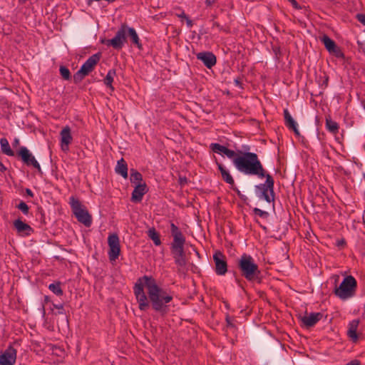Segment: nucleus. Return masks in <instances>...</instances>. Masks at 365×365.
Segmentation results:
<instances>
[{
  "mask_svg": "<svg viewBox=\"0 0 365 365\" xmlns=\"http://www.w3.org/2000/svg\"><path fill=\"white\" fill-rule=\"evenodd\" d=\"M225 321L227 328L235 329L236 327L234 324V319H232L229 315L226 316Z\"/></svg>",
  "mask_w": 365,
  "mask_h": 365,
  "instance_id": "nucleus-37",
  "label": "nucleus"
},
{
  "mask_svg": "<svg viewBox=\"0 0 365 365\" xmlns=\"http://www.w3.org/2000/svg\"><path fill=\"white\" fill-rule=\"evenodd\" d=\"M115 171L123 178L126 179L128 178V165L123 158H121L117 162Z\"/></svg>",
  "mask_w": 365,
  "mask_h": 365,
  "instance_id": "nucleus-23",
  "label": "nucleus"
},
{
  "mask_svg": "<svg viewBox=\"0 0 365 365\" xmlns=\"http://www.w3.org/2000/svg\"><path fill=\"white\" fill-rule=\"evenodd\" d=\"M176 16L181 19H186L187 17L184 11H181L180 13L176 14Z\"/></svg>",
  "mask_w": 365,
  "mask_h": 365,
  "instance_id": "nucleus-43",
  "label": "nucleus"
},
{
  "mask_svg": "<svg viewBox=\"0 0 365 365\" xmlns=\"http://www.w3.org/2000/svg\"><path fill=\"white\" fill-rule=\"evenodd\" d=\"M186 19V23H187V26L188 28H191L193 25L192 24V21L190 20L188 16L185 19Z\"/></svg>",
  "mask_w": 365,
  "mask_h": 365,
  "instance_id": "nucleus-44",
  "label": "nucleus"
},
{
  "mask_svg": "<svg viewBox=\"0 0 365 365\" xmlns=\"http://www.w3.org/2000/svg\"><path fill=\"white\" fill-rule=\"evenodd\" d=\"M130 180L131 183H135L136 185L139 183H143V176L140 173L137 171L135 169L130 170Z\"/></svg>",
  "mask_w": 365,
  "mask_h": 365,
  "instance_id": "nucleus-27",
  "label": "nucleus"
},
{
  "mask_svg": "<svg viewBox=\"0 0 365 365\" xmlns=\"http://www.w3.org/2000/svg\"><path fill=\"white\" fill-rule=\"evenodd\" d=\"M284 118L286 126L289 130H293L295 135H299V131L297 128V124L294 121V120L293 119L287 109L284 110Z\"/></svg>",
  "mask_w": 365,
  "mask_h": 365,
  "instance_id": "nucleus-20",
  "label": "nucleus"
},
{
  "mask_svg": "<svg viewBox=\"0 0 365 365\" xmlns=\"http://www.w3.org/2000/svg\"><path fill=\"white\" fill-rule=\"evenodd\" d=\"M232 188L237 192V195L240 197V198H242V195L241 194L240 191L239 190L238 188L237 187H233V186H232Z\"/></svg>",
  "mask_w": 365,
  "mask_h": 365,
  "instance_id": "nucleus-45",
  "label": "nucleus"
},
{
  "mask_svg": "<svg viewBox=\"0 0 365 365\" xmlns=\"http://www.w3.org/2000/svg\"><path fill=\"white\" fill-rule=\"evenodd\" d=\"M196 57L197 59L201 61L208 68H211L217 63L216 56L213 53L210 51L200 52L197 53Z\"/></svg>",
  "mask_w": 365,
  "mask_h": 365,
  "instance_id": "nucleus-16",
  "label": "nucleus"
},
{
  "mask_svg": "<svg viewBox=\"0 0 365 365\" xmlns=\"http://www.w3.org/2000/svg\"><path fill=\"white\" fill-rule=\"evenodd\" d=\"M69 204L77 220L89 227L92 224V217L80 200L72 196L70 197Z\"/></svg>",
  "mask_w": 365,
  "mask_h": 365,
  "instance_id": "nucleus-7",
  "label": "nucleus"
},
{
  "mask_svg": "<svg viewBox=\"0 0 365 365\" xmlns=\"http://www.w3.org/2000/svg\"><path fill=\"white\" fill-rule=\"evenodd\" d=\"M16 359V350L9 346L0 356V365H14Z\"/></svg>",
  "mask_w": 365,
  "mask_h": 365,
  "instance_id": "nucleus-13",
  "label": "nucleus"
},
{
  "mask_svg": "<svg viewBox=\"0 0 365 365\" xmlns=\"http://www.w3.org/2000/svg\"><path fill=\"white\" fill-rule=\"evenodd\" d=\"M87 75L85 73L81 72V69H79L74 75H73V82L75 83H80Z\"/></svg>",
  "mask_w": 365,
  "mask_h": 365,
  "instance_id": "nucleus-32",
  "label": "nucleus"
},
{
  "mask_svg": "<svg viewBox=\"0 0 365 365\" xmlns=\"http://www.w3.org/2000/svg\"><path fill=\"white\" fill-rule=\"evenodd\" d=\"M234 83L236 86L242 88V83L240 78H237L234 80Z\"/></svg>",
  "mask_w": 365,
  "mask_h": 365,
  "instance_id": "nucleus-41",
  "label": "nucleus"
},
{
  "mask_svg": "<svg viewBox=\"0 0 365 365\" xmlns=\"http://www.w3.org/2000/svg\"><path fill=\"white\" fill-rule=\"evenodd\" d=\"M148 236L153 241L155 245L159 246L161 245L160 235L154 227L148 230Z\"/></svg>",
  "mask_w": 365,
  "mask_h": 365,
  "instance_id": "nucleus-26",
  "label": "nucleus"
},
{
  "mask_svg": "<svg viewBox=\"0 0 365 365\" xmlns=\"http://www.w3.org/2000/svg\"><path fill=\"white\" fill-rule=\"evenodd\" d=\"M16 207L19 210H20L24 215H28L29 207L24 201H21L20 203L16 206Z\"/></svg>",
  "mask_w": 365,
  "mask_h": 365,
  "instance_id": "nucleus-34",
  "label": "nucleus"
},
{
  "mask_svg": "<svg viewBox=\"0 0 365 365\" xmlns=\"http://www.w3.org/2000/svg\"><path fill=\"white\" fill-rule=\"evenodd\" d=\"M115 75V70L110 69L108 71L106 78H104V83L109 87L112 91L114 90L113 86H112V83L113 81V78Z\"/></svg>",
  "mask_w": 365,
  "mask_h": 365,
  "instance_id": "nucleus-29",
  "label": "nucleus"
},
{
  "mask_svg": "<svg viewBox=\"0 0 365 365\" xmlns=\"http://www.w3.org/2000/svg\"><path fill=\"white\" fill-rule=\"evenodd\" d=\"M108 244L109 246L108 257L110 261H115L118 259L120 252V240L116 234H112L108 237Z\"/></svg>",
  "mask_w": 365,
  "mask_h": 365,
  "instance_id": "nucleus-10",
  "label": "nucleus"
},
{
  "mask_svg": "<svg viewBox=\"0 0 365 365\" xmlns=\"http://www.w3.org/2000/svg\"><path fill=\"white\" fill-rule=\"evenodd\" d=\"M61 136V146L63 151L68 150V145L72 142L73 138L71 133V128L69 126H65L60 133Z\"/></svg>",
  "mask_w": 365,
  "mask_h": 365,
  "instance_id": "nucleus-17",
  "label": "nucleus"
},
{
  "mask_svg": "<svg viewBox=\"0 0 365 365\" xmlns=\"http://www.w3.org/2000/svg\"><path fill=\"white\" fill-rule=\"evenodd\" d=\"M148 191V188L145 182L136 185L132 192L130 200L133 202H140L143 195L146 194Z\"/></svg>",
  "mask_w": 365,
  "mask_h": 365,
  "instance_id": "nucleus-15",
  "label": "nucleus"
},
{
  "mask_svg": "<svg viewBox=\"0 0 365 365\" xmlns=\"http://www.w3.org/2000/svg\"><path fill=\"white\" fill-rule=\"evenodd\" d=\"M363 108L365 110V101L362 102Z\"/></svg>",
  "mask_w": 365,
  "mask_h": 365,
  "instance_id": "nucleus-51",
  "label": "nucleus"
},
{
  "mask_svg": "<svg viewBox=\"0 0 365 365\" xmlns=\"http://www.w3.org/2000/svg\"><path fill=\"white\" fill-rule=\"evenodd\" d=\"M329 53L334 54L336 58H344V53L342 52L341 49L339 47H338L337 46H336L335 48L333 49V51H331Z\"/></svg>",
  "mask_w": 365,
  "mask_h": 365,
  "instance_id": "nucleus-33",
  "label": "nucleus"
},
{
  "mask_svg": "<svg viewBox=\"0 0 365 365\" xmlns=\"http://www.w3.org/2000/svg\"><path fill=\"white\" fill-rule=\"evenodd\" d=\"M125 30L126 36H128L130 37L132 43L136 46L138 48L142 49L143 45L135 29L129 27L127 24H125Z\"/></svg>",
  "mask_w": 365,
  "mask_h": 365,
  "instance_id": "nucleus-21",
  "label": "nucleus"
},
{
  "mask_svg": "<svg viewBox=\"0 0 365 365\" xmlns=\"http://www.w3.org/2000/svg\"><path fill=\"white\" fill-rule=\"evenodd\" d=\"M187 183V178H180V184L181 185Z\"/></svg>",
  "mask_w": 365,
  "mask_h": 365,
  "instance_id": "nucleus-47",
  "label": "nucleus"
},
{
  "mask_svg": "<svg viewBox=\"0 0 365 365\" xmlns=\"http://www.w3.org/2000/svg\"><path fill=\"white\" fill-rule=\"evenodd\" d=\"M48 289L57 296L63 295V290L61 287V282H57L49 284Z\"/></svg>",
  "mask_w": 365,
  "mask_h": 365,
  "instance_id": "nucleus-30",
  "label": "nucleus"
},
{
  "mask_svg": "<svg viewBox=\"0 0 365 365\" xmlns=\"http://www.w3.org/2000/svg\"><path fill=\"white\" fill-rule=\"evenodd\" d=\"M59 71L63 79L69 80L71 78V72L66 66H61L59 68Z\"/></svg>",
  "mask_w": 365,
  "mask_h": 365,
  "instance_id": "nucleus-31",
  "label": "nucleus"
},
{
  "mask_svg": "<svg viewBox=\"0 0 365 365\" xmlns=\"http://www.w3.org/2000/svg\"><path fill=\"white\" fill-rule=\"evenodd\" d=\"M210 148L214 153H222L231 159L239 172L247 175H255L259 178L266 176L267 172L256 153L242 152L240 150L235 151L217 143H211Z\"/></svg>",
  "mask_w": 365,
  "mask_h": 365,
  "instance_id": "nucleus-2",
  "label": "nucleus"
},
{
  "mask_svg": "<svg viewBox=\"0 0 365 365\" xmlns=\"http://www.w3.org/2000/svg\"><path fill=\"white\" fill-rule=\"evenodd\" d=\"M253 212L255 215L263 218H267L269 216V213L267 212L262 210L259 208H254Z\"/></svg>",
  "mask_w": 365,
  "mask_h": 365,
  "instance_id": "nucleus-36",
  "label": "nucleus"
},
{
  "mask_svg": "<svg viewBox=\"0 0 365 365\" xmlns=\"http://www.w3.org/2000/svg\"><path fill=\"white\" fill-rule=\"evenodd\" d=\"M326 128L330 133L333 134H336L339 129V124L336 122L332 120L330 117L326 118Z\"/></svg>",
  "mask_w": 365,
  "mask_h": 365,
  "instance_id": "nucleus-25",
  "label": "nucleus"
},
{
  "mask_svg": "<svg viewBox=\"0 0 365 365\" xmlns=\"http://www.w3.org/2000/svg\"><path fill=\"white\" fill-rule=\"evenodd\" d=\"M18 155L21 158L22 162L25 165L27 166H33L39 173L42 174V170L39 163L26 147H21L18 152Z\"/></svg>",
  "mask_w": 365,
  "mask_h": 365,
  "instance_id": "nucleus-9",
  "label": "nucleus"
},
{
  "mask_svg": "<svg viewBox=\"0 0 365 365\" xmlns=\"http://www.w3.org/2000/svg\"><path fill=\"white\" fill-rule=\"evenodd\" d=\"M237 267L242 277L249 282L259 278L261 271L255 259L250 255L244 253L237 259Z\"/></svg>",
  "mask_w": 365,
  "mask_h": 365,
  "instance_id": "nucleus-4",
  "label": "nucleus"
},
{
  "mask_svg": "<svg viewBox=\"0 0 365 365\" xmlns=\"http://www.w3.org/2000/svg\"><path fill=\"white\" fill-rule=\"evenodd\" d=\"M26 193L29 196H30V197H34V193H33V192L31 191V189H29V188H26Z\"/></svg>",
  "mask_w": 365,
  "mask_h": 365,
  "instance_id": "nucleus-46",
  "label": "nucleus"
},
{
  "mask_svg": "<svg viewBox=\"0 0 365 365\" xmlns=\"http://www.w3.org/2000/svg\"><path fill=\"white\" fill-rule=\"evenodd\" d=\"M170 232L173 240L170 245V250L173 254L175 263L180 268L185 267L187 264L184 245L185 244V237L181 230L174 223L170 225Z\"/></svg>",
  "mask_w": 365,
  "mask_h": 365,
  "instance_id": "nucleus-3",
  "label": "nucleus"
},
{
  "mask_svg": "<svg viewBox=\"0 0 365 365\" xmlns=\"http://www.w3.org/2000/svg\"><path fill=\"white\" fill-rule=\"evenodd\" d=\"M14 227L21 236H29L33 232L32 227L20 219L16 220L14 222Z\"/></svg>",
  "mask_w": 365,
  "mask_h": 365,
  "instance_id": "nucleus-18",
  "label": "nucleus"
},
{
  "mask_svg": "<svg viewBox=\"0 0 365 365\" xmlns=\"http://www.w3.org/2000/svg\"><path fill=\"white\" fill-rule=\"evenodd\" d=\"M217 1V0H205V3L207 7H212L213 6H215Z\"/></svg>",
  "mask_w": 365,
  "mask_h": 365,
  "instance_id": "nucleus-39",
  "label": "nucleus"
},
{
  "mask_svg": "<svg viewBox=\"0 0 365 365\" xmlns=\"http://www.w3.org/2000/svg\"><path fill=\"white\" fill-rule=\"evenodd\" d=\"M356 18L360 23L365 25V14H357Z\"/></svg>",
  "mask_w": 365,
  "mask_h": 365,
  "instance_id": "nucleus-40",
  "label": "nucleus"
},
{
  "mask_svg": "<svg viewBox=\"0 0 365 365\" xmlns=\"http://www.w3.org/2000/svg\"><path fill=\"white\" fill-rule=\"evenodd\" d=\"M359 322V319H354L348 325L347 336L353 342H356L359 339L357 334Z\"/></svg>",
  "mask_w": 365,
  "mask_h": 365,
  "instance_id": "nucleus-19",
  "label": "nucleus"
},
{
  "mask_svg": "<svg viewBox=\"0 0 365 365\" xmlns=\"http://www.w3.org/2000/svg\"><path fill=\"white\" fill-rule=\"evenodd\" d=\"M19 138H15L14 140V143H13V145L14 146H17L19 144Z\"/></svg>",
  "mask_w": 365,
  "mask_h": 365,
  "instance_id": "nucleus-49",
  "label": "nucleus"
},
{
  "mask_svg": "<svg viewBox=\"0 0 365 365\" xmlns=\"http://www.w3.org/2000/svg\"><path fill=\"white\" fill-rule=\"evenodd\" d=\"M101 58V53H95L90 56L81 67V72L85 73L87 76L94 69L96 65Z\"/></svg>",
  "mask_w": 365,
  "mask_h": 365,
  "instance_id": "nucleus-14",
  "label": "nucleus"
},
{
  "mask_svg": "<svg viewBox=\"0 0 365 365\" xmlns=\"http://www.w3.org/2000/svg\"><path fill=\"white\" fill-rule=\"evenodd\" d=\"M213 260L215 264V272L217 275H225L227 272V264L225 255L220 251L216 252L213 255Z\"/></svg>",
  "mask_w": 365,
  "mask_h": 365,
  "instance_id": "nucleus-11",
  "label": "nucleus"
},
{
  "mask_svg": "<svg viewBox=\"0 0 365 365\" xmlns=\"http://www.w3.org/2000/svg\"><path fill=\"white\" fill-rule=\"evenodd\" d=\"M133 292L140 311H147L151 306L154 311L162 315L168 313V304L173 299V295L162 289L153 277L147 275L138 279Z\"/></svg>",
  "mask_w": 365,
  "mask_h": 365,
  "instance_id": "nucleus-1",
  "label": "nucleus"
},
{
  "mask_svg": "<svg viewBox=\"0 0 365 365\" xmlns=\"http://www.w3.org/2000/svg\"><path fill=\"white\" fill-rule=\"evenodd\" d=\"M357 288V282L356 279L348 275L345 277L339 287H336L334 293L341 299H347L355 295Z\"/></svg>",
  "mask_w": 365,
  "mask_h": 365,
  "instance_id": "nucleus-6",
  "label": "nucleus"
},
{
  "mask_svg": "<svg viewBox=\"0 0 365 365\" xmlns=\"http://www.w3.org/2000/svg\"><path fill=\"white\" fill-rule=\"evenodd\" d=\"M127 41L125 24H121L115 36L111 39H104L101 42L115 50H120Z\"/></svg>",
  "mask_w": 365,
  "mask_h": 365,
  "instance_id": "nucleus-8",
  "label": "nucleus"
},
{
  "mask_svg": "<svg viewBox=\"0 0 365 365\" xmlns=\"http://www.w3.org/2000/svg\"><path fill=\"white\" fill-rule=\"evenodd\" d=\"M212 28H217L219 31H223L226 34L230 33V29L228 27H224L221 26L218 22L214 21L212 23Z\"/></svg>",
  "mask_w": 365,
  "mask_h": 365,
  "instance_id": "nucleus-35",
  "label": "nucleus"
},
{
  "mask_svg": "<svg viewBox=\"0 0 365 365\" xmlns=\"http://www.w3.org/2000/svg\"><path fill=\"white\" fill-rule=\"evenodd\" d=\"M264 178H266L264 183H260L255 186V190L257 196L260 200H264L268 203L273 202L275 199L274 190V180L271 175L265 173Z\"/></svg>",
  "mask_w": 365,
  "mask_h": 365,
  "instance_id": "nucleus-5",
  "label": "nucleus"
},
{
  "mask_svg": "<svg viewBox=\"0 0 365 365\" xmlns=\"http://www.w3.org/2000/svg\"><path fill=\"white\" fill-rule=\"evenodd\" d=\"M322 41L323 42L325 48L327 49V51L329 52H330L331 51H333V49L336 46V44L334 42V41H333L331 38H329L327 35H324L322 37Z\"/></svg>",
  "mask_w": 365,
  "mask_h": 365,
  "instance_id": "nucleus-28",
  "label": "nucleus"
},
{
  "mask_svg": "<svg viewBox=\"0 0 365 365\" xmlns=\"http://www.w3.org/2000/svg\"><path fill=\"white\" fill-rule=\"evenodd\" d=\"M322 317L323 314L320 312L305 313L304 316L299 317L300 321L307 328L314 327Z\"/></svg>",
  "mask_w": 365,
  "mask_h": 365,
  "instance_id": "nucleus-12",
  "label": "nucleus"
},
{
  "mask_svg": "<svg viewBox=\"0 0 365 365\" xmlns=\"http://www.w3.org/2000/svg\"><path fill=\"white\" fill-rule=\"evenodd\" d=\"M361 49L362 50V52L364 53L365 55V46L363 47V46H361Z\"/></svg>",
  "mask_w": 365,
  "mask_h": 365,
  "instance_id": "nucleus-50",
  "label": "nucleus"
},
{
  "mask_svg": "<svg viewBox=\"0 0 365 365\" xmlns=\"http://www.w3.org/2000/svg\"><path fill=\"white\" fill-rule=\"evenodd\" d=\"M1 149L3 153L9 156H14V152L11 149L9 141L6 138H1L0 140Z\"/></svg>",
  "mask_w": 365,
  "mask_h": 365,
  "instance_id": "nucleus-24",
  "label": "nucleus"
},
{
  "mask_svg": "<svg viewBox=\"0 0 365 365\" xmlns=\"http://www.w3.org/2000/svg\"><path fill=\"white\" fill-rule=\"evenodd\" d=\"M288 1L292 4V5L293 6L294 8H295V9L300 8V6H299V4L296 0H288Z\"/></svg>",
  "mask_w": 365,
  "mask_h": 365,
  "instance_id": "nucleus-42",
  "label": "nucleus"
},
{
  "mask_svg": "<svg viewBox=\"0 0 365 365\" xmlns=\"http://www.w3.org/2000/svg\"><path fill=\"white\" fill-rule=\"evenodd\" d=\"M344 245H345V241L344 240H341L337 242L338 247L343 246Z\"/></svg>",
  "mask_w": 365,
  "mask_h": 365,
  "instance_id": "nucleus-48",
  "label": "nucleus"
},
{
  "mask_svg": "<svg viewBox=\"0 0 365 365\" xmlns=\"http://www.w3.org/2000/svg\"><path fill=\"white\" fill-rule=\"evenodd\" d=\"M216 165L221 173L222 180L227 184L230 185L231 186H234L235 180L232 176L230 175L229 170H227L226 168L222 163H220L217 161L216 162Z\"/></svg>",
  "mask_w": 365,
  "mask_h": 365,
  "instance_id": "nucleus-22",
  "label": "nucleus"
},
{
  "mask_svg": "<svg viewBox=\"0 0 365 365\" xmlns=\"http://www.w3.org/2000/svg\"><path fill=\"white\" fill-rule=\"evenodd\" d=\"M54 307L57 309H58V314H64V309H63V305L62 304H54L53 305Z\"/></svg>",
  "mask_w": 365,
  "mask_h": 365,
  "instance_id": "nucleus-38",
  "label": "nucleus"
}]
</instances>
